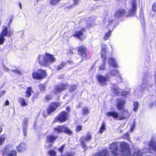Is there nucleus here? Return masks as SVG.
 <instances>
[{
	"label": "nucleus",
	"mask_w": 156,
	"mask_h": 156,
	"mask_svg": "<svg viewBox=\"0 0 156 156\" xmlns=\"http://www.w3.org/2000/svg\"><path fill=\"white\" fill-rule=\"evenodd\" d=\"M5 40V37L0 35V45H2Z\"/></svg>",
	"instance_id": "35"
},
{
	"label": "nucleus",
	"mask_w": 156,
	"mask_h": 156,
	"mask_svg": "<svg viewBox=\"0 0 156 156\" xmlns=\"http://www.w3.org/2000/svg\"><path fill=\"white\" fill-rule=\"evenodd\" d=\"M61 0H50V3L51 5H55L58 3Z\"/></svg>",
	"instance_id": "33"
},
{
	"label": "nucleus",
	"mask_w": 156,
	"mask_h": 156,
	"mask_svg": "<svg viewBox=\"0 0 156 156\" xmlns=\"http://www.w3.org/2000/svg\"><path fill=\"white\" fill-rule=\"evenodd\" d=\"M13 30L9 29L8 30L7 27L4 26L2 28V30L0 35L4 37L7 36L8 37H9L13 35Z\"/></svg>",
	"instance_id": "11"
},
{
	"label": "nucleus",
	"mask_w": 156,
	"mask_h": 156,
	"mask_svg": "<svg viewBox=\"0 0 156 156\" xmlns=\"http://www.w3.org/2000/svg\"><path fill=\"white\" fill-rule=\"evenodd\" d=\"M39 87L41 91H44L45 88L44 85L42 84L39 85Z\"/></svg>",
	"instance_id": "40"
},
{
	"label": "nucleus",
	"mask_w": 156,
	"mask_h": 156,
	"mask_svg": "<svg viewBox=\"0 0 156 156\" xmlns=\"http://www.w3.org/2000/svg\"><path fill=\"white\" fill-rule=\"evenodd\" d=\"M12 19H11L10 20V22H11L12 21Z\"/></svg>",
	"instance_id": "60"
},
{
	"label": "nucleus",
	"mask_w": 156,
	"mask_h": 156,
	"mask_svg": "<svg viewBox=\"0 0 156 156\" xmlns=\"http://www.w3.org/2000/svg\"><path fill=\"white\" fill-rule=\"evenodd\" d=\"M19 6L20 9H22V4L20 2H19Z\"/></svg>",
	"instance_id": "54"
},
{
	"label": "nucleus",
	"mask_w": 156,
	"mask_h": 156,
	"mask_svg": "<svg viewBox=\"0 0 156 156\" xmlns=\"http://www.w3.org/2000/svg\"><path fill=\"white\" fill-rule=\"evenodd\" d=\"M91 139V136L90 134L88 133H87L86 137H82L80 139V141L81 142L82 147L83 148L86 147V144L85 143V141H89Z\"/></svg>",
	"instance_id": "15"
},
{
	"label": "nucleus",
	"mask_w": 156,
	"mask_h": 156,
	"mask_svg": "<svg viewBox=\"0 0 156 156\" xmlns=\"http://www.w3.org/2000/svg\"><path fill=\"white\" fill-rule=\"evenodd\" d=\"M85 30L83 29L80 30H77L75 31L73 36L77 37L81 40H82L85 38L86 36L84 34L83 32Z\"/></svg>",
	"instance_id": "13"
},
{
	"label": "nucleus",
	"mask_w": 156,
	"mask_h": 156,
	"mask_svg": "<svg viewBox=\"0 0 156 156\" xmlns=\"http://www.w3.org/2000/svg\"><path fill=\"white\" fill-rule=\"evenodd\" d=\"M51 144H50V146H51Z\"/></svg>",
	"instance_id": "63"
},
{
	"label": "nucleus",
	"mask_w": 156,
	"mask_h": 156,
	"mask_svg": "<svg viewBox=\"0 0 156 156\" xmlns=\"http://www.w3.org/2000/svg\"><path fill=\"white\" fill-rule=\"evenodd\" d=\"M82 126H78L76 129V132H79L82 129Z\"/></svg>",
	"instance_id": "42"
},
{
	"label": "nucleus",
	"mask_w": 156,
	"mask_h": 156,
	"mask_svg": "<svg viewBox=\"0 0 156 156\" xmlns=\"http://www.w3.org/2000/svg\"><path fill=\"white\" fill-rule=\"evenodd\" d=\"M126 93V92H124V93L122 94H123V95H126V94H125Z\"/></svg>",
	"instance_id": "59"
},
{
	"label": "nucleus",
	"mask_w": 156,
	"mask_h": 156,
	"mask_svg": "<svg viewBox=\"0 0 156 156\" xmlns=\"http://www.w3.org/2000/svg\"><path fill=\"white\" fill-rule=\"evenodd\" d=\"M110 74L112 76H116L119 79V82L122 80V77L120 75L119 70L116 69H113L110 71Z\"/></svg>",
	"instance_id": "19"
},
{
	"label": "nucleus",
	"mask_w": 156,
	"mask_h": 156,
	"mask_svg": "<svg viewBox=\"0 0 156 156\" xmlns=\"http://www.w3.org/2000/svg\"><path fill=\"white\" fill-rule=\"evenodd\" d=\"M87 48L84 46L81 45L79 47L78 49V55L81 56L83 58H86L87 57Z\"/></svg>",
	"instance_id": "14"
},
{
	"label": "nucleus",
	"mask_w": 156,
	"mask_h": 156,
	"mask_svg": "<svg viewBox=\"0 0 156 156\" xmlns=\"http://www.w3.org/2000/svg\"><path fill=\"white\" fill-rule=\"evenodd\" d=\"M65 65L64 63L62 62L59 65L57 68V70H59L61 69Z\"/></svg>",
	"instance_id": "39"
},
{
	"label": "nucleus",
	"mask_w": 156,
	"mask_h": 156,
	"mask_svg": "<svg viewBox=\"0 0 156 156\" xmlns=\"http://www.w3.org/2000/svg\"><path fill=\"white\" fill-rule=\"evenodd\" d=\"M138 0H131L130 8L127 15L128 17L131 16L135 14L137 9V1Z\"/></svg>",
	"instance_id": "5"
},
{
	"label": "nucleus",
	"mask_w": 156,
	"mask_h": 156,
	"mask_svg": "<svg viewBox=\"0 0 156 156\" xmlns=\"http://www.w3.org/2000/svg\"><path fill=\"white\" fill-rule=\"evenodd\" d=\"M12 71L13 72L17 74H20L21 73L20 71L17 69L13 70Z\"/></svg>",
	"instance_id": "47"
},
{
	"label": "nucleus",
	"mask_w": 156,
	"mask_h": 156,
	"mask_svg": "<svg viewBox=\"0 0 156 156\" xmlns=\"http://www.w3.org/2000/svg\"><path fill=\"white\" fill-rule=\"evenodd\" d=\"M48 153L51 156H55L56 152L53 150H50L49 151Z\"/></svg>",
	"instance_id": "36"
},
{
	"label": "nucleus",
	"mask_w": 156,
	"mask_h": 156,
	"mask_svg": "<svg viewBox=\"0 0 156 156\" xmlns=\"http://www.w3.org/2000/svg\"><path fill=\"white\" fill-rule=\"evenodd\" d=\"M108 62L110 66H112V67L116 68L119 67V66L117 63L116 61L115 58L110 57L108 58Z\"/></svg>",
	"instance_id": "20"
},
{
	"label": "nucleus",
	"mask_w": 156,
	"mask_h": 156,
	"mask_svg": "<svg viewBox=\"0 0 156 156\" xmlns=\"http://www.w3.org/2000/svg\"><path fill=\"white\" fill-rule=\"evenodd\" d=\"M126 103V101L125 98L122 97L117 99L116 106L118 110L119 111L123 110Z\"/></svg>",
	"instance_id": "10"
},
{
	"label": "nucleus",
	"mask_w": 156,
	"mask_h": 156,
	"mask_svg": "<svg viewBox=\"0 0 156 156\" xmlns=\"http://www.w3.org/2000/svg\"><path fill=\"white\" fill-rule=\"evenodd\" d=\"M65 145H62L60 147L58 148V150L59 151L61 152H62L64 149V147Z\"/></svg>",
	"instance_id": "45"
},
{
	"label": "nucleus",
	"mask_w": 156,
	"mask_h": 156,
	"mask_svg": "<svg viewBox=\"0 0 156 156\" xmlns=\"http://www.w3.org/2000/svg\"><path fill=\"white\" fill-rule=\"evenodd\" d=\"M70 109V108L69 107H68L66 108V110L67 111H69Z\"/></svg>",
	"instance_id": "55"
},
{
	"label": "nucleus",
	"mask_w": 156,
	"mask_h": 156,
	"mask_svg": "<svg viewBox=\"0 0 156 156\" xmlns=\"http://www.w3.org/2000/svg\"><path fill=\"white\" fill-rule=\"evenodd\" d=\"M5 106L8 105H9V102L8 100H6L5 103Z\"/></svg>",
	"instance_id": "50"
},
{
	"label": "nucleus",
	"mask_w": 156,
	"mask_h": 156,
	"mask_svg": "<svg viewBox=\"0 0 156 156\" xmlns=\"http://www.w3.org/2000/svg\"><path fill=\"white\" fill-rule=\"evenodd\" d=\"M106 115L107 117L112 116L114 119H117L119 120V113L115 111L109 112L107 113Z\"/></svg>",
	"instance_id": "23"
},
{
	"label": "nucleus",
	"mask_w": 156,
	"mask_h": 156,
	"mask_svg": "<svg viewBox=\"0 0 156 156\" xmlns=\"http://www.w3.org/2000/svg\"><path fill=\"white\" fill-rule=\"evenodd\" d=\"M18 101L22 106H25L27 105L25 100L22 98H19L18 99Z\"/></svg>",
	"instance_id": "27"
},
{
	"label": "nucleus",
	"mask_w": 156,
	"mask_h": 156,
	"mask_svg": "<svg viewBox=\"0 0 156 156\" xmlns=\"http://www.w3.org/2000/svg\"><path fill=\"white\" fill-rule=\"evenodd\" d=\"M3 70L5 72H7L9 71V69L7 67H6V66H4V65H3Z\"/></svg>",
	"instance_id": "46"
},
{
	"label": "nucleus",
	"mask_w": 156,
	"mask_h": 156,
	"mask_svg": "<svg viewBox=\"0 0 156 156\" xmlns=\"http://www.w3.org/2000/svg\"><path fill=\"white\" fill-rule=\"evenodd\" d=\"M112 17L110 15H108L105 17L103 20V25L107 28H110L113 23Z\"/></svg>",
	"instance_id": "6"
},
{
	"label": "nucleus",
	"mask_w": 156,
	"mask_h": 156,
	"mask_svg": "<svg viewBox=\"0 0 156 156\" xmlns=\"http://www.w3.org/2000/svg\"><path fill=\"white\" fill-rule=\"evenodd\" d=\"M68 85L67 84H61L57 86L54 90V92L56 94H57L61 92L62 90L67 88Z\"/></svg>",
	"instance_id": "16"
},
{
	"label": "nucleus",
	"mask_w": 156,
	"mask_h": 156,
	"mask_svg": "<svg viewBox=\"0 0 156 156\" xmlns=\"http://www.w3.org/2000/svg\"><path fill=\"white\" fill-rule=\"evenodd\" d=\"M17 152L14 150L9 151L8 146H6L4 152L2 153L3 156H16Z\"/></svg>",
	"instance_id": "12"
},
{
	"label": "nucleus",
	"mask_w": 156,
	"mask_h": 156,
	"mask_svg": "<svg viewBox=\"0 0 156 156\" xmlns=\"http://www.w3.org/2000/svg\"><path fill=\"white\" fill-rule=\"evenodd\" d=\"M54 129L55 132L58 133L63 132L69 135H71L73 133L72 130L67 126L64 125L58 126L54 127Z\"/></svg>",
	"instance_id": "3"
},
{
	"label": "nucleus",
	"mask_w": 156,
	"mask_h": 156,
	"mask_svg": "<svg viewBox=\"0 0 156 156\" xmlns=\"http://www.w3.org/2000/svg\"><path fill=\"white\" fill-rule=\"evenodd\" d=\"M101 56L102 59V62L99 66L100 70H103L105 69L106 59L107 54V46L105 44L101 45Z\"/></svg>",
	"instance_id": "2"
},
{
	"label": "nucleus",
	"mask_w": 156,
	"mask_h": 156,
	"mask_svg": "<svg viewBox=\"0 0 156 156\" xmlns=\"http://www.w3.org/2000/svg\"><path fill=\"white\" fill-rule=\"evenodd\" d=\"M74 155V153H68L67 154V156H73Z\"/></svg>",
	"instance_id": "51"
},
{
	"label": "nucleus",
	"mask_w": 156,
	"mask_h": 156,
	"mask_svg": "<svg viewBox=\"0 0 156 156\" xmlns=\"http://www.w3.org/2000/svg\"><path fill=\"white\" fill-rule=\"evenodd\" d=\"M69 117L67 113L65 111L62 112L55 118V120L62 122L66 121Z\"/></svg>",
	"instance_id": "8"
},
{
	"label": "nucleus",
	"mask_w": 156,
	"mask_h": 156,
	"mask_svg": "<svg viewBox=\"0 0 156 156\" xmlns=\"http://www.w3.org/2000/svg\"><path fill=\"white\" fill-rule=\"evenodd\" d=\"M149 148H151L156 155V141L154 139H151L149 144Z\"/></svg>",
	"instance_id": "17"
},
{
	"label": "nucleus",
	"mask_w": 156,
	"mask_h": 156,
	"mask_svg": "<svg viewBox=\"0 0 156 156\" xmlns=\"http://www.w3.org/2000/svg\"><path fill=\"white\" fill-rule=\"evenodd\" d=\"M27 145L24 143L21 142L17 147V150L20 153L23 152L26 150Z\"/></svg>",
	"instance_id": "21"
},
{
	"label": "nucleus",
	"mask_w": 156,
	"mask_h": 156,
	"mask_svg": "<svg viewBox=\"0 0 156 156\" xmlns=\"http://www.w3.org/2000/svg\"><path fill=\"white\" fill-rule=\"evenodd\" d=\"M82 114L83 115H86L89 113L90 111L88 108L87 107H84L82 108Z\"/></svg>",
	"instance_id": "30"
},
{
	"label": "nucleus",
	"mask_w": 156,
	"mask_h": 156,
	"mask_svg": "<svg viewBox=\"0 0 156 156\" xmlns=\"http://www.w3.org/2000/svg\"><path fill=\"white\" fill-rule=\"evenodd\" d=\"M110 29H111V28L109 29V31L107 32L105 35L104 37V40H107L111 36V31L110 30Z\"/></svg>",
	"instance_id": "31"
},
{
	"label": "nucleus",
	"mask_w": 156,
	"mask_h": 156,
	"mask_svg": "<svg viewBox=\"0 0 156 156\" xmlns=\"http://www.w3.org/2000/svg\"><path fill=\"white\" fill-rule=\"evenodd\" d=\"M152 9L153 11H156V2L153 4Z\"/></svg>",
	"instance_id": "44"
},
{
	"label": "nucleus",
	"mask_w": 156,
	"mask_h": 156,
	"mask_svg": "<svg viewBox=\"0 0 156 156\" xmlns=\"http://www.w3.org/2000/svg\"><path fill=\"white\" fill-rule=\"evenodd\" d=\"M74 2L73 5H76L78 4L80 0H73Z\"/></svg>",
	"instance_id": "48"
},
{
	"label": "nucleus",
	"mask_w": 156,
	"mask_h": 156,
	"mask_svg": "<svg viewBox=\"0 0 156 156\" xmlns=\"http://www.w3.org/2000/svg\"><path fill=\"white\" fill-rule=\"evenodd\" d=\"M144 152L145 153V152H149V150H147L146 151H144Z\"/></svg>",
	"instance_id": "58"
},
{
	"label": "nucleus",
	"mask_w": 156,
	"mask_h": 156,
	"mask_svg": "<svg viewBox=\"0 0 156 156\" xmlns=\"http://www.w3.org/2000/svg\"><path fill=\"white\" fill-rule=\"evenodd\" d=\"M89 27H90V26H88V28H89Z\"/></svg>",
	"instance_id": "62"
},
{
	"label": "nucleus",
	"mask_w": 156,
	"mask_h": 156,
	"mask_svg": "<svg viewBox=\"0 0 156 156\" xmlns=\"http://www.w3.org/2000/svg\"><path fill=\"white\" fill-rule=\"evenodd\" d=\"M115 16L116 18H119L121 16H124L126 15V12L123 9L117 10L115 14Z\"/></svg>",
	"instance_id": "22"
},
{
	"label": "nucleus",
	"mask_w": 156,
	"mask_h": 156,
	"mask_svg": "<svg viewBox=\"0 0 156 156\" xmlns=\"http://www.w3.org/2000/svg\"><path fill=\"white\" fill-rule=\"evenodd\" d=\"M135 127V123H134L133 124H132L130 126V131L131 132H132L134 128Z\"/></svg>",
	"instance_id": "43"
},
{
	"label": "nucleus",
	"mask_w": 156,
	"mask_h": 156,
	"mask_svg": "<svg viewBox=\"0 0 156 156\" xmlns=\"http://www.w3.org/2000/svg\"><path fill=\"white\" fill-rule=\"evenodd\" d=\"M57 138V136H55L52 135H49L47 136V141L48 142L52 144Z\"/></svg>",
	"instance_id": "25"
},
{
	"label": "nucleus",
	"mask_w": 156,
	"mask_h": 156,
	"mask_svg": "<svg viewBox=\"0 0 156 156\" xmlns=\"http://www.w3.org/2000/svg\"><path fill=\"white\" fill-rule=\"evenodd\" d=\"M109 74H106L105 76L101 75H98L96 76L97 81L101 85L106 84V82L108 80Z\"/></svg>",
	"instance_id": "7"
},
{
	"label": "nucleus",
	"mask_w": 156,
	"mask_h": 156,
	"mask_svg": "<svg viewBox=\"0 0 156 156\" xmlns=\"http://www.w3.org/2000/svg\"><path fill=\"white\" fill-rule=\"evenodd\" d=\"M147 86V83L146 81H144L141 85V87L143 88H146Z\"/></svg>",
	"instance_id": "38"
},
{
	"label": "nucleus",
	"mask_w": 156,
	"mask_h": 156,
	"mask_svg": "<svg viewBox=\"0 0 156 156\" xmlns=\"http://www.w3.org/2000/svg\"><path fill=\"white\" fill-rule=\"evenodd\" d=\"M5 92V90H2L0 91V98Z\"/></svg>",
	"instance_id": "49"
},
{
	"label": "nucleus",
	"mask_w": 156,
	"mask_h": 156,
	"mask_svg": "<svg viewBox=\"0 0 156 156\" xmlns=\"http://www.w3.org/2000/svg\"><path fill=\"white\" fill-rule=\"evenodd\" d=\"M76 88V85H72L71 86V87L69 89V91L71 92H73L75 90Z\"/></svg>",
	"instance_id": "37"
},
{
	"label": "nucleus",
	"mask_w": 156,
	"mask_h": 156,
	"mask_svg": "<svg viewBox=\"0 0 156 156\" xmlns=\"http://www.w3.org/2000/svg\"><path fill=\"white\" fill-rule=\"evenodd\" d=\"M2 128L1 126H0V133L2 132Z\"/></svg>",
	"instance_id": "56"
},
{
	"label": "nucleus",
	"mask_w": 156,
	"mask_h": 156,
	"mask_svg": "<svg viewBox=\"0 0 156 156\" xmlns=\"http://www.w3.org/2000/svg\"><path fill=\"white\" fill-rule=\"evenodd\" d=\"M6 137L3 135H0V145H2L4 143Z\"/></svg>",
	"instance_id": "29"
},
{
	"label": "nucleus",
	"mask_w": 156,
	"mask_h": 156,
	"mask_svg": "<svg viewBox=\"0 0 156 156\" xmlns=\"http://www.w3.org/2000/svg\"><path fill=\"white\" fill-rule=\"evenodd\" d=\"M33 91L32 90L31 87H28L27 88L26 91L25 93V96L27 98H30Z\"/></svg>",
	"instance_id": "24"
},
{
	"label": "nucleus",
	"mask_w": 156,
	"mask_h": 156,
	"mask_svg": "<svg viewBox=\"0 0 156 156\" xmlns=\"http://www.w3.org/2000/svg\"><path fill=\"white\" fill-rule=\"evenodd\" d=\"M106 129V126L104 122H103L101 124V126L99 128V132L102 133Z\"/></svg>",
	"instance_id": "28"
},
{
	"label": "nucleus",
	"mask_w": 156,
	"mask_h": 156,
	"mask_svg": "<svg viewBox=\"0 0 156 156\" xmlns=\"http://www.w3.org/2000/svg\"><path fill=\"white\" fill-rule=\"evenodd\" d=\"M112 91L113 93L115 95H118L119 94V89L118 88L116 84H113L112 86Z\"/></svg>",
	"instance_id": "26"
},
{
	"label": "nucleus",
	"mask_w": 156,
	"mask_h": 156,
	"mask_svg": "<svg viewBox=\"0 0 156 156\" xmlns=\"http://www.w3.org/2000/svg\"><path fill=\"white\" fill-rule=\"evenodd\" d=\"M46 98L48 100H49L51 98V96L50 95H47L46 97Z\"/></svg>",
	"instance_id": "52"
},
{
	"label": "nucleus",
	"mask_w": 156,
	"mask_h": 156,
	"mask_svg": "<svg viewBox=\"0 0 156 156\" xmlns=\"http://www.w3.org/2000/svg\"><path fill=\"white\" fill-rule=\"evenodd\" d=\"M60 105L61 104L59 103L53 102L51 103L48 106L47 109L48 114L50 115L55 112L56 108Z\"/></svg>",
	"instance_id": "9"
},
{
	"label": "nucleus",
	"mask_w": 156,
	"mask_h": 156,
	"mask_svg": "<svg viewBox=\"0 0 156 156\" xmlns=\"http://www.w3.org/2000/svg\"><path fill=\"white\" fill-rule=\"evenodd\" d=\"M28 119L27 118H25L23 120V127H27L28 124Z\"/></svg>",
	"instance_id": "32"
},
{
	"label": "nucleus",
	"mask_w": 156,
	"mask_h": 156,
	"mask_svg": "<svg viewBox=\"0 0 156 156\" xmlns=\"http://www.w3.org/2000/svg\"><path fill=\"white\" fill-rule=\"evenodd\" d=\"M139 106L138 103L137 102H135L133 104V110L134 112H136Z\"/></svg>",
	"instance_id": "34"
},
{
	"label": "nucleus",
	"mask_w": 156,
	"mask_h": 156,
	"mask_svg": "<svg viewBox=\"0 0 156 156\" xmlns=\"http://www.w3.org/2000/svg\"><path fill=\"white\" fill-rule=\"evenodd\" d=\"M37 60L39 63L42 66H48L56 61V59L53 55L48 53L44 55H39Z\"/></svg>",
	"instance_id": "1"
},
{
	"label": "nucleus",
	"mask_w": 156,
	"mask_h": 156,
	"mask_svg": "<svg viewBox=\"0 0 156 156\" xmlns=\"http://www.w3.org/2000/svg\"><path fill=\"white\" fill-rule=\"evenodd\" d=\"M129 117V115L127 110H124L122 112L121 115L119 116V120H122L128 118Z\"/></svg>",
	"instance_id": "18"
},
{
	"label": "nucleus",
	"mask_w": 156,
	"mask_h": 156,
	"mask_svg": "<svg viewBox=\"0 0 156 156\" xmlns=\"http://www.w3.org/2000/svg\"><path fill=\"white\" fill-rule=\"evenodd\" d=\"M46 75L45 71L41 69H38L37 72L33 71L32 74L33 78L37 80L43 78L46 76Z\"/></svg>",
	"instance_id": "4"
},
{
	"label": "nucleus",
	"mask_w": 156,
	"mask_h": 156,
	"mask_svg": "<svg viewBox=\"0 0 156 156\" xmlns=\"http://www.w3.org/2000/svg\"><path fill=\"white\" fill-rule=\"evenodd\" d=\"M73 5H69L67 6V8L68 9H69L72 8L73 7Z\"/></svg>",
	"instance_id": "53"
},
{
	"label": "nucleus",
	"mask_w": 156,
	"mask_h": 156,
	"mask_svg": "<svg viewBox=\"0 0 156 156\" xmlns=\"http://www.w3.org/2000/svg\"><path fill=\"white\" fill-rule=\"evenodd\" d=\"M86 150H87V149H84V151H86Z\"/></svg>",
	"instance_id": "61"
},
{
	"label": "nucleus",
	"mask_w": 156,
	"mask_h": 156,
	"mask_svg": "<svg viewBox=\"0 0 156 156\" xmlns=\"http://www.w3.org/2000/svg\"><path fill=\"white\" fill-rule=\"evenodd\" d=\"M126 136V138H128V136H129V134L128 133H127L125 135V136Z\"/></svg>",
	"instance_id": "57"
},
{
	"label": "nucleus",
	"mask_w": 156,
	"mask_h": 156,
	"mask_svg": "<svg viewBox=\"0 0 156 156\" xmlns=\"http://www.w3.org/2000/svg\"><path fill=\"white\" fill-rule=\"evenodd\" d=\"M27 127H23V134L24 136H26L27 135Z\"/></svg>",
	"instance_id": "41"
}]
</instances>
